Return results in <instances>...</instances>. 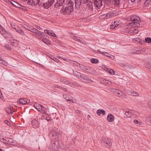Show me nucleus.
Listing matches in <instances>:
<instances>
[{"instance_id": "nucleus-56", "label": "nucleus", "mask_w": 151, "mask_h": 151, "mask_svg": "<svg viewBox=\"0 0 151 151\" xmlns=\"http://www.w3.org/2000/svg\"><path fill=\"white\" fill-rule=\"evenodd\" d=\"M64 98L67 101H68L69 100V96L66 95H64L63 96Z\"/></svg>"}, {"instance_id": "nucleus-51", "label": "nucleus", "mask_w": 151, "mask_h": 151, "mask_svg": "<svg viewBox=\"0 0 151 151\" xmlns=\"http://www.w3.org/2000/svg\"><path fill=\"white\" fill-rule=\"evenodd\" d=\"M36 34H37L39 35H42L43 34L42 32H40L39 30L36 29L35 33Z\"/></svg>"}, {"instance_id": "nucleus-41", "label": "nucleus", "mask_w": 151, "mask_h": 151, "mask_svg": "<svg viewBox=\"0 0 151 151\" xmlns=\"http://www.w3.org/2000/svg\"><path fill=\"white\" fill-rule=\"evenodd\" d=\"M140 39L139 38H134L132 40V42L134 43H137L138 42H139Z\"/></svg>"}, {"instance_id": "nucleus-49", "label": "nucleus", "mask_w": 151, "mask_h": 151, "mask_svg": "<svg viewBox=\"0 0 151 151\" xmlns=\"http://www.w3.org/2000/svg\"><path fill=\"white\" fill-rule=\"evenodd\" d=\"M127 92L128 95L132 96V94L133 91L131 90H128L127 91Z\"/></svg>"}, {"instance_id": "nucleus-36", "label": "nucleus", "mask_w": 151, "mask_h": 151, "mask_svg": "<svg viewBox=\"0 0 151 151\" xmlns=\"http://www.w3.org/2000/svg\"><path fill=\"white\" fill-rule=\"evenodd\" d=\"M106 144L109 147H111L112 145V142L111 140L107 138V141H106Z\"/></svg>"}, {"instance_id": "nucleus-59", "label": "nucleus", "mask_w": 151, "mask_h": 151, "mask_svg": "<svg viewBox=\"0 0 151 151\" xmlns=\"http://www.w3.org/2000/svg\"><path fill=\"white\" fill-rule=\"evenodd\" d=\"M5 47L7 49L9 50H11V48L9 47V46L8 45H6L5 46Z\"/></svg>"}, {"instance_id": "nucleus-10", "label": "nucleus", "mask_w": 151, "mask_h": 151, "mask_svg": "<svg viewBox=\"0 0 151 151\" xmlns=\"http://www.w3.org/2000/svg\"><path fill=\"white\" fill-rule=\"evenodd\" d=\"M114 13L112 12H110L109 13L103 14L101 16L102 18L108 19L114 17Z\"/></svg>"}, {"instance_id": "nucleus-6", "label": "nucleus", "mask_w": 151, "mask_h": 151, "mask_svg": "<svg viewBox=\"0 0 151 151\" xmlns=\"http://www.w3.org/2000/svg\"><path fill=\"white\" fill-rule=\"evenodd\" d=\"M55 0H49L47 2L43 3L42 6L46 9H48L52 5Z\"/></svg>"}, {"instance_id": "nucleus-45", "label": "nucleus", "mask_w": 151, "mask_h": 151, "mask_svg": "<svg viewBox=\"0 0 151 151\" xmlns=\"http://www.w3.org/2000/svg\"><path fill=\"white\" fill-rule=\"evenodd\" d=\"M116 90H119L118 89L116 88H112L111 90V91L113 92L116 95L117 94V91Z\"/></svg>"}, {"instance_id": "nucleus-38", "label": "nucleus", "mask_w": 151, "mask_h": 151, "mask_svg": "<svg viewBox=\"0 0 151 151\" xmlns=\"http://www.w3.org/2000/svg\"><path fill=\"white\" fill-rule=\"evenodd\" d=\"M131 31L132 34H134L138 32V29L137 28H134L131 29Z\"/></svg>"}, {"instance_id": "nucleus-24", "label": "nucleus", "mask_w": 151, "mask_h": 151, "mask_svg": "<svg viewBox=\"0 0 151 151\" xmlns=\"http://www.w3.org/2000/svg\"><path fill=\"white\" fill-rule=\"evenodd\" d=\"M75 3V6L77 9L80 8L81 4V0H73Z\"/></svg>"}, {"instance_id": "nucleus-52", "label": "nucleus", "mask_w": 151, "mask_h": 151, "mask_svg": "<svg viewBox=\"0 0 151 151\" xmlns=\"http://www.w3.org/2000/svg\"><path fill=\"white\" fill-rule=\"evenodd\" d=\"M8 138H3V142L4 143L7 144L8 143Z\"/></svg>"}, {"instance_id": "nucleus-61", "label": "nucleus", "mask_w": 151, "mask_h": 151, "mask_svg": "<svg viewBox=\"0 0 151 151\" xmlns=\"http://www.w3.org/2000/svg\"><path fill=\"white\" fill-rule=\"evenodd\" d=\"M147 104L148 105V106L149 107V108L151 109V102H147Z\"/></svg>"}, {"instance_id": "nucleus-7", "label": "nucleus", "mask_w": 151, "mask_h": 151, "mask_svg": "<svg viewBox=\"0 0 151 151\" xmlns=\"http://www.w3.org/2000/svg\"><path fill=\"white\" fill-rule=\"evenodd\" d=\"M112 3L115 7L117 9H121L124 8L122 6H121L120 4V0H112Z\"/></svg>"}, {"instance_id": "nucleus-35", "label": "nucleus", "mask_w": 151, "mask_h": 151, "mask_svg": "<svg viewBox=\"0 0 151 151\" xmlns=\"http://www.w3.org/2000/svg\"><path fill=\"white\" fill-rule=\"evenodd\" d=\"M116 91H117V93L116 95H117V96L121 98L122 95L124 94V93L123 92H122L120 90Z\"/></svg>"}, {"instance_id": "nucleus-3", "label": "nucleus", "mask_w": 151, "mask_h": 151, "mask_svg": "<svg viewBox=\"0 0 151 151\" xmlns=\"http://www.w3.org/2000/svg\"><path fill=\"white\" fill-rule=\"evenodd\" d=\"M50 137L53 139H55L56 141L58 140L60 134L55 130H51L49 133Z\"/></svg>"}, {"instance_id": "nucleus-44", "label": "nucleus", "mask_w": 151, "mask_h": 151, "mask_svg": "<svg viewBox=\"0 0 151 151\" xmlns=\"http://www.w3.org/2000/svg\"><path fill=\"white\" fill-rule=\"evenodd\" d=\"M103 83L106 84H108L109 85H111L112 83L110 81L108 80H106L105 79H103Z\"/></svg>"}, {"instance_id": "nucleus-60", "label": "nucleus", "mask_w": 151, "mask_h": 151, "mask_svg": "<svg viewBox=\"0 0 151 151\" xmlns=\"http://www.w3.org/2000/svg\"><path fill=\"white\" fill-rule=\"evenodd\" d=\"M60 88L65 91L67 92L68 91L67 89L66 88L64 87H60Z\"/></svg>"}, {"instance_id": "nucleus-28", "label": "nucleus", "mask_w": 151, "mask_h": 151, "mask_svg": "<svg viewBox=\"0 0 151 151\" xmlns=\"http://www.w3.org/2000/svg\"><path fill=\"white\" fill-rule=\"evenodd\" d=\"M32 126L34 128H36L38 126V123L37 120H33L32 122Z\"/></svg>"}, {"instance_id": "nucleus-18", "label": "nucleus", "mask_w": 151, "mask_h": 151, "mask_svg": "<svg viewBox=\"0 0 151 151\" xmlns=\"http://www.w3.org/2000/svg\"><path fill=\"white\" fill-rule=\"evenodd\" d=\"M6 111L8 114L11 115L14 112L13 107L11 106H9L6 109Z\"/></svg>"}, {"instance_id": "nucleus-23", "label": "nucleus", "mask_w": 151, "mask_h": 151, "mask_svg": "<svg viewBox=\"0 0 151 151\" xmlns=\"http://www.w3.org/2000/svg\"><path fill=\"white\" fill-rule=\"evenodd\" d=\"M16 31L22 35H25V33L22 29L20 28L17 27L14 28Z\"/></svg>"}, {"instance_id": "nucleus-20", "label": "nucleus", "mask_w": 151, "mask_h": 151, "mask_svg": "<svg viewBox=\"0 0 151 151\" xmlns=\"http://www.w3.org/2000/svg\"><path fill=\"white\" fill-rule=\"evenodd\" d=\"M80 67L82 70L86 71L87 72H89L90 71V68L85 66L84 65L81 64L80 65Z\"/></svg>"}, {"instance_id": "nucleus-29", "label": "nucleus", "mask_w": 151, "mask_h": 151, "mask_svg": "<svg viewBox=\"0 0 151 151\" xmlns=\"http://www.w3.org/2000/svg\"><path fill=\"white\" fill-rule=\"evenodd\" d=\"M97 114L99 115L100 116L101 114L103 115H104L105 114V111L103 110H98L97 111Z\"/></svg>"}, {"instance_id": "nucleus-1", "label": "nucleus", "mask_w": 151, "mask_h": 151, "mask_svg": "<svg viewBox=\"0 0 151 151\" xmlns=\"http://www.w3.org/2000/svg\"><path fill=\"white\" fill-rule=\"evenodd\" d=\"M66 7L63 8L61 10L60 12L63 14H68L74 10L73 2L71 0H69L66 4Z\"/></svg>"}, {"instance_id": "nucleus-63", "label": "nucleus", "mask_w": 151, "mask_h": 151, "mask_svg": "<svg viewBox=\"0 0 151 151\" xmlns=\"http://www.w3.org/2000/svg\"><path fill=\"white\" fill-rule=\"evenodd\" d=\"M42 113H43V114L42 115V117H46V116L45 114L44 113H46L45 112H43Z\"/></svg>"}, {"instance_id": "nucleus-39", "label": "nucleus", "mask_w": 151, "mask_h": 151, "mask_svg": "<svg viewBox=\"0 0 151 151\" xmlns=\"http://www.w3.org/2000/svg\"><path fill=\"white\" fill-rule=\"evenodd\" d=\"M0 63L4 65H7V63L4 60H3L2 59V58H1L0 57Z\"/></svg>"}, {"instance_id": "nucleus-8", "label": "nucleus", "mask_w": 151, "mask_h": 151, "mask_svg": "<svg viewBox=\"0 0 151 151\" xmlns=\"http://www.w3.org/2000/svg\"><path fill=\"white\" fill-rule=\"evenodd\" d=\"M18 103L22 104H28L30 102V100L28 99H24L23 98H20L17 101Z\"/></svg>"}, {"instance_id": "nucleus-55", "label": "nucleus", "mask_w": 151, "mask_h": 151, "mask_svg": "<svg viewBox=\"0 0 151 151\" xmlns=\"http://www.w3.org/2000/svg\"><path fill=\"white\" fill-rule=\"evenodd\" d=\"M134 122L135 123L138 124V125H141L142 124L141 122H139L137 120H134Z\"/></svg>"}, {"instance_id": "nucleus-48", "label": "nucleus", "mask_w": 151, "mask_h": 151, "mask_svg": "<svg viewBox=\"0 0 151 151\" xmlns=\"http://www.w3.org/2000/svg\"><path fill=\"white\" fill-rule=\"evenodd\" d=\"M150 3V1L149 0L146 1L144 3V5L145 6H148L149 4Z\"/></svg>"}, {"instance_id": "nucleus-64", "label": "nucleus", "mask_w": 151, "mask_h": 151, "mask_svg": "<svg viewBox=\"0 0 151 151\" xmlns=\"http://www.w3.org/2000/svg\"><path fill=\"white\" fill-rule=\"evenodd\" d=\"M4 122L5 123L7 124H9L8 123H9V122L7 120H5L4 121Z\"/></svg>"}, {"instance_id": "nucleus-26", "label": "nucleus", "mask_w": 151, "mask_h": 151, "mask_svg": "<svg viewBox=\"0 0 151 151\" xmlns=\"http://www.w3.org/2000/svg\"><path fill=\"white\" fill-rule=\"evenodd\" d=\"M145 50L144 49H143L135 50L133 52L135 53L138 54H143L145 52Z\"/></svg>"}, {"instance_id": "nucleus-43", "label": "nucleus", "mask_w": 151, "mask_h": 151, "mask_svg": "<svg viewBox=\"0 0 151 151\" xmlns=\"http://www.w3.org/2000/svg\"><path fill=\"white\" fill-rule=\"evenodd\" d=\"M40 106V110L39 111L42 112H45L46 109L44 107V106L42 105H41Z\"/></svg>"}, {"instance_id": "nucleus-57", "label": "nucleus", "mask_w": 151, "mask_h": 151, "mask_svg": "<svg viewBox=\"0 0 151 151\" xmlns=\"http://www.w3.org/2000/svg\"><path fill=\"white\" fill-rule=\"evenodd\" d=\"M36 29L34 28H31L29 29V31L35 33Z\"/></svg>"}, {"instance_id": "nucleus-25", "label": "nucleus", "mask_w": 151, "mask_h": 151, "mask_svg": "<svg viewBox=\"0 0 151 151\" xmlns=\"http://www.w3.org/2000/svg\"><path fill=\"white\" fill-rule=\"evenodd\" d=\"M145 122L147 124L151 125V115L147 116L146 118Z\"/></svg>"}, {"instance_id": "nucleus-62", "label": "nucleus", "mask_w": 151, "mask_h": 151, "mask_svg": "<svg viewBox=\"0 0 151 151\" xmlns=\"http://www.w3.org/2000/svg\"><path fill=\"white\" fill-rule=\"evenodd\" d=\"M104 69L107 72L108 71V70H109V69L108 68L106 67H104Z\"/></svg>"}, {"instance_id": "nucleus-21", "label": "nucleus", "mask_w": 151, "mask_h": 151, "mask_svg": "<svg viewBox=\"0 0 151 151\" xmlns=\"http://www.w3.org/2000/svg\"><path fill=\"white\" fill-rule=\"evenodd\" d=\"M107 120L109 122H112L114 120V116L111 114H109L108 115Z\"/></svg>"}, {"instance_id": "nucleus-16", "label": "nucleus", "mask_w": 151, "mask_h": 151, "mask_svg": "<svg viewBox=\"0 0 151 151\" xmlns=\"http://www.w3.org/2000/svg\"><path fill=\"white\" fill-rule=\"evenodd\" d=\"M120 24V22L118 21H115L110 26L111 29H114L116 28Z\"/></svg>"}, {"instance_id": "nucleus-2", "label": "nucleus", "mask_w": 151, "mask_h": 151, "mask_svg": "<svg viewBox=\"0 0 151 151\" xmlns=\"http://www.w3.org/2000/svg\"><path fill=\"white\" fill-rule=\"evenodd\" d=\"M130 19L132 23L135 26L138 27L139 26V22H140V18L137 15H132L130 17Z\"/></svg>"}, {"instance_id": "nucleus-12", "label": "nucleus", "mask_w": 151, "mask_h": 151, "mask_svg": "<svg viewBox=\"0 0 151 151\" xmlns=\"http://www.w3.org/2000/svg\"><path fill=\"white\" fill-rule=\"evenodd\" d=\"M134 111L132 110H127L125 112V115L127 118H131L133 115Z\"/></svg>"}, {"instance_id": "nucleus-30", "label": "nucleus", "mask_w": 151, "mask_h": 151, "mask_svg": "<svg viewBox=\"0 0 151 151\" xmlns=\"http://www.w3.org/2000/svg\"><path fill=\"white\" fill-rule=\"evenodd\" d=\"M97 52L101 54H102V55H104L106 56L110 57L109 56V54L107 52H101L99 50H97Z\"/></svg>"}, {"instance_id": "nucleus-5", "label": "nucleus", "mask_w": 151, "mask_h": 151, "mask_svg": "<svg viewBox=\"0 0 151 151\" xmlns=\"http://www.w3.org/2000/svg\"><path fill=\"white\" fill-rule=\"evenodd\" d=\"M0 31L1 34L6 38H12V35L6 31L2 27H1L0 29Z\"/></svg>"}, {"instance_id": "nucleus-33", "label": "nucleus", "mask_w": 151, "mask_h": 151, "mask_svg": "<svg viewBox=\"0 0 151 151\" xmlns=\"http://www.w3.org/2000/svg\"><path fill=\"white\" fill-rule=\"evenodd\" d=\"M60 81L64 83L67 84H71V82L70 81L65 79L63 78H61L60 79Z\"/></svg>"}, {"instance_id": "nucleus-32", "label": "nucleus", "mask_w": 151, "mask_h": 151, "mask_svg": "<svg viewBox=\"0 0 151 151\" xmlns=\"http://www.w3.org/2000/svg\"><path fill=\"white\" fill-rule=\"evenodd\" d=\"M73 75L74 76L77 77L78 78L80 79L81 77V74L80 73L77 71H73Z\"/></svg>"}, {"instance_id": "nucleus-9", "label": "nucleus", "mask_w": 151, "mask_h": 151, "mask_svg": "<svg viewBox=\"0 0 151 151\" xmlns=\"http://www.w3.org/2000/svg\"><path fill=\"white\" fill-rule=\"evenodd\" d=\"M80 79L82 81L87 83H91L92 82V80L90 79L83 75H81V77Z\"/></svg>"}, {"instance_id": "nucleus-37", "label": "nucleus", "mask_w": 151, "mask_h": 151, "mask_svg": "<svg viewBox=\"0 0 151 151\" xmlns=\"http://www.w3.org/2000/svg\"><path fill=\"white\" fill-rule=\"evenodd\" d=\"M107 141V138H106L104 137H101V143L103 145L106 144V141Z\"/></svg>"}, {"instance_id": "nucleus-17", "label": "nucleus", "mask_w": 151, "mask_h": 151, "mask_svg": "<svg viewBox=\"0 0 151 151\" xmlns=\"http://www.w3.org/2000/svg\"><path fill=\"white\" fill-rule=\"evenodd\" d=\"M10 44L14 46H17L18 44V41L17 40L14 39H11L10 40Z\"/></svg>"}, {"instance_id": "nucleus-22", "label": "nucleus", "mask_w": 151, "mask_h": 151, "mask_svg": "<svg viewBox=\"0 0 151 151\" xmlns=\"http://www.w3.org/2000/svg\"><path fill=\"white\" fill-rule=\"evenodd\" d=\"M11 4L14 6L15 7L23 9V6H22L21 5H20L18 3H17L16 2L12 1V2H11Z\"/></svg>"}, {"instance_id": "nucleus-47", "label": "nucleus", "mask_w": 151, "mask_h": 151, "mask_svg": "<svg viewBox=\"0 0 151 151\" xmlns=\"http://www.w3.org/2000/svg\"><path fill=\"white\" fill-rule=\"evenodd\" d=\"M43 42L46 44L48 45L50 44V41L45 39H43Z\"/></svg>"}, {"instance_id": "nucleus-53", "label": "nucleus", "mask_w": 151, "mask_h": 151, "mask_svg": "<svg viewBox=\"0 0 151 151\" xmlns=\"http://www.w3.org/2000/svg\"><path fill=\"white\" fill-rule=\"evenodd\" d=\"M51 58L57 63L59 61L58 59L53 56Z\"/></svg>"}, {"instance_id": "nucleus-19", "label": "nucleus", "mask_w": 151, "mask_h": 151, "mask_svg": "<svg viewBox=\"0 0 151 151\" xmlns=\"http://www.w3.org/2000/svg\"><path fill=\"white\" fill-rule=\"evenodd\" d=\"M44 32L45 33H47V34H48L49 35H51L53 37H57V36L53 32L47 29H45L44 30Z\"/></svg>"}, {"instance_id": "nucleus-42", "label": "nucleus", "mask_w": 151, "mask_h": 151, "mask_svg": "<svg viewBox=\"0 0 151 151\" xmlns=\"http://www.w3.org/2000/svg\"><path fill=\"white\" fill-rule=\"evenodd\" d=\"M45 114L46 115V120L48 121H49L51 120V118L50 116L49 115L47 114V113H45Z\"/></svg>"}, {"instance_id": "nucleus-46", "label": "nucleus", "mask_w": 151, "mask_h": 151, "mask_svg": "<svg viewBox=\"0 0 151 151\" xmlns=\"http://www.w3.org/2000/svg\"><path fill=\"white\" fill-rule=\"evenodd\" d=\"M145 42L148 43L151 42V38L149 37H147L145 38Z\"/></svg>"}, {"instance_id": "nucleus-15", "label": "nucleus", "mask_w": 151, "mask_h": 151, "mask_svg": "<svg viewBox=\"0 0 151 151\" xmlns=\"http://www.w3.org/2000/svg\"><path fill=\"white\" fill-rule=\"evenodd\" d=\"M83 1V4H85L87 3L88 6L89 7V9H92V2L89 0H82Z\"/></svg>"}, {"instance_id": "nucleus-40", "label": "nucleus", "mask_w": 151, "mask_h": 151, "mask_svg": "<svg viewBox=\"0 0 151 151\" xmlns=\"http://www.w3.org/2000/svg\"><path fill=\"white\" fill-rule=\"evenodd\" d=\"M91 62L93 63L96 64L98 63L99 61L97 59L95 58H92L91 59Z\"/></svg>"}, {"instance_id": "nucleus-13", "label": "nucleus", "mask_w": 151, "mask_h": 151, "mask_svg": "<svg viewBox=\"0 0 151 151\" xmlns=\"http://www.w3.org/2000/svg\"><path fill=\"white\" fill-rule=\"evenodd\" d=\"M65 0H57V3L55 5V7L56 8L63 6L64 4Z\"/></svg>"}, {"instance_id": "nucleus-50", "label": "nucleus", "mask_w": 151, "mask_h": 151, "mask_svg": "<svg viewBox=\"0 0 151 151\" xmlns=\"http://www.w3.org/2000/svg\"><path fill=\"white\" fill-rule=\"evenodd\" d=\"M132 96H139V94L138 93L136 92L133 91L132 94Z\"/></svg>"}, {"instance_id": "nucleus-11", "label": "nucleus", "mask_w": 151, "mask_h": 151, "mask_svg": "<svg viewBox=\"0 0 151 151\" xmlns=\"http://www.w3.org/2000/svg\"><path fill=\"white\" fill-rule=\"evenodd\" d=\"M102 0H94V3L95 6L100 9L102 6Z\"/></svg>"}, {"instance_id": "nucleus-54", "label": "nucleus", "mask_w": 151, "mask_h": 151, "mask_svg": "<svg viewBox=\"0 0 151 151\" xmlns=\"http://www.w3.org/2000/svg\"><path fill=\"white\" fill-rule=\"evenodd\" d=\"M110 74H113L114 73V70L112 69H109L108 71Z\"/></svg>"}, {"instance_id": "nucleus-31", "label": "nucleus", "mask_w": 151, "mask_h": 151, "mask_svg": "<svg viewBox=\"0 0 151 151\" xmlns=\"http://www.w3.org/2000/svg\"><path fill=\"white\" fill-rule=\"evenodd\" d=\"M73 39L76 41L78 42L81 43H82L83 42L82 40L81 39V38L80 37H76L75 36V35H74V36H73Z\"/></svg>"}, {"instance_id": "nucleus-14", "label": "nucleus", "mask_w": 151, "mask_h": 151, "mask_svg": "<svg viewBox=\"0 0 151 151\" xmlns=\"http://www.w3.org/2000/svg\"><path fill=\"white\" fill-rule=\"evenodd\" d=\"M40 1L39 0H29L27 2L29 5L34 6L37 4Z\"/></svg>"}, {"instance_id": "nucleus-4", "label": "nucleus", "mask_w": 151, "mask_h": 151, "mask_svg": "<svg viewBox=\"0 0 151 151\" xmlns=\"http://www.w3.org/2000/svg\"><path fill=\"white\" fill-rule=\"evenodd\" d=\"M59 147V144L56 141L50 144L49 146L48 149L50 151H57L58 150Z\"/></svg>"}, {"instance_id": "nucleus-58", "label": "nucleus", "mask_w": 151, "mask_h": 151, "mask_svg": "<svg viewBox=\"0 0 151 151\" xmlns=\"http://www.w3.org/2000/svg\"><path fill=\"white\" fill-rule=\"evenodd\" d=\"M147 68L149 69H150L151 70V63H148L147 64Z\"/></svg>"}, {"instance_id": "nucleus-27", "label": "nucleus", "mask_w": 151, "mask_h": 151, "mask_svg": "<svg viewBox=\"0 0 151 151\" xmlns=\"http://www.w3.org/2000/svg\"><path fill=\"white\" fill-rule=\"evenodd\" d=\"M7 144H9L12 145H15L16 144V142L12 139L11 138H8Z\"/></svg>"}, {"instance_id": "nucleus-34", "label": "nucleus", "mask_w": 151, "mask_h": 151, "mask_svg": "<svg viewBox=\"0 0 151 151\" xmlns=\"http://www.w3.org/2000/svg\"><path fill=\"white\" fill-rule=\"evenodd\" d=\"M41 106V105L37 103H35L34 104V106L35 108L37 109V110L39 111L40 110V106Z\"/></svg>"}]
</instances>
